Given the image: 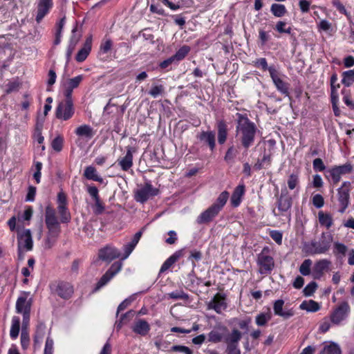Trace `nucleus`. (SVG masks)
Listing matches in <instances>:
<instances>
[{"label": "nucleus", "mask_w": 354, "mask_h": 354, "mask_svg": "<svg viewBox=\"0 0 354 354\" xmlns=\"http://www.w3.org/2000/svg\"><path fill=\"white\" fill-rule=\"evenodd\" d=\"M284 301L282 299H278L274 303L273 310L276 315L280 316L283 319H288L294 315V311L292 309L283 310Z\"/></svg>", "instance_id": "nucleus-24"}, {"label": "nucleus", "mask_w": 354, "mask_h": 354, "mask_svg": "<svg viewBox=\"0 0 354 354\" xmlns=\"http://www.w3.org/2000/svg\"><path fill=\"white\" fill-rule=\"evenodd\" d=\"M148 93L153 98L162 96L165 93V87L162 84L153 83L152 84L151 89L149 91Z\"/></svg>", "instance_id": "nucleus-34"}, {"label": "nucleus", "mask_w": 354, "mask_h": 354, "mask_svg": "<svg viewBox=\"0 0 354 354\" xmlns=\"http://www.w3.org/2000/svg\"><path fill=\"white\" fill-rule=\"evenodd\" d=\"M276 205L279 212V215L285 216L288 221H290V209L292 205V198L289 195L286 187L281 189L280 196L277 198Z\"/></svg>", "instance_id": "nucleus-5"}, {"label": "nucleus", "mask_w": 354, "mask_h": 354, "mask_svg": "<svg viewBox=\"0 0 354 354\" xmlns=\"http://www.w3.org/2000/svg\"><path fill=\"white\" fill-rule=\"evenodd\" d=\"M313 169L315 171H323L326 169V166L324 165L323 160L319 158H315L313 162Z\"/></svg>", "instance_id": "nucleus-63"}, {"label": "nucleus", "mask_w": 354, "mask_h": 354, "mask_svg": "<svg viewBox=\"0 0 354 354\" xmlns=\"http://www.w3.org/2000/svg\"><path fill=\"white\" fill-rule=\"evenodd\" d=\"M92 36L88 37L84 42V46L78 51L75 59L78 62H84L88 57L91 50Z\"/></svg>", "instance_id": "nucleus-25"}, {"label": "nucleus", "mask_w": 354, "mask_h": 354, "mask_svg": "<svg viewBox=\"0 0 354 354\" xmlns=\"http://www.w3.org/2000/svg\"><path fill=\"white\" fill-rule=\"evenodd\" d=\"M333 236L328 232H322L319 240H313L304 244V250L310 255L326 253L330 248Z\"/></svg>", "instance_id": "nucleus-2"}, {"label": "nucleus", "mask_w": 354, "mask_h": 354, "mask_svg": "<svg viewBox=\"0 0 354 354\" xmlns=\"http://www.w3.org/2000/svg\"><path fill=\"white\" fill-rule=\"evenodd\" d=\"M45 223L48 230L47 235L57 238L61 232L60 223L55 209L50 205L45 209Z\"/></svg>", "instance_id": "nucleus-3"}, {"label": "nucleus", "mask_w": 354, "mask_h": 354, "mask_svg": "<svg viewBox=\"0 0 354 354\" xmlns=\"http://www.w3.org/2000/svg\"><path fill=\"white\" fill-rule=\"evenodd\" d=\"M120 257V251L111 245H106L101 248L98 252L99 259L103 261L109 263L115 259L119 258Z\"/></svg>", "instance_id": "nucleus-16"}, {"label": "nucleus", "mask_w": 354, "mask_h": 354, "mask_svg": "<svg viewBox=\"0 0 354 354\" xmlns=\"http://www.w3.org/2000/svg\"><path fill=\"white\" fill-rule=\"evenodd\" d=\"M351 183L344 181L342 186L337 189V198L341 206L339 212L344 213L349 204Z\"/></svg>", "instance_id": "nucleus-10"}, {"label": "nucleus", "mask_w": 354, "mask_h": 354, "mask_svg": "<svg viewBox=\"0 0 354 354\" xmlns=\"http://www.w3.org/2000/svg\"><path fill=\"white\" fill-rule=\"evenodd\" d=\"M319 354H342V351L337 344L330 342L325 345Z\"/></svg>", "instance_id": "nucleus-35"}, {"label": "nucleus", "mask_w": 354, "mask_h": 354, "mask_svg": "<svg viewBox=\"0 0 354 354\" xmlns=\"http://www.w3.org/2000/svg\"><path fill=\"white\" fill-rule=\"evenodd\" d=\"M200 141L207 145L209 149L213 151L216 147L215 133L212 131H203L197 136Z\"/></svg>", "instance_id": "nucleus-22"}, {"label": "nucleus", "mask_w": 354, "mask_h": 354, "mask_svg": "<svg viewBox=\"0 0 354 354\" xmlns=\"http://www.w3.org/2000/svg\"><path fill=\"white\" fill-rule=\"evenodd\" d=\"M219 212H220L212 205L197 217L196 222L200 225L208 223L213 221Z\"/></svg>", "instance_id": "nucleus-18"}, {"label": "nucleus", "mask_w": 354, "mask_h": 354, "mask_svg": "<svg viewBox=\"0 0 354 354\" xmlns=\"http://www.w3.org/2000/svg\"><path fill=\"white\" fill-rule=\"evenodd\" d=\"M288 187L290 189L293 190L299 187V178L296 174H292L289 176L287 181Z\"/></svg>", "instance_id": "nucleus-46"}, {"label": "nucleus", "mask_w": 354, "mask_h": 354, "mask_svg": "<svg viewBox=\"0 0 354 354\" xmlns=\"http://www.w3.org/2000/svg\"><path fill=\"white\" fill-rule=\"evenodd\" d=\"M245 193V185L243 184L239 185L234 190L231 196V204L233 207H238L241 202V198Z\"/></svg>", "instance_id": "nucleus-28"}, {"label": "nucleus", "mask_w": 354, "mask_h": 354, "mask_svg": "<svg viewBox=\"0 0 354 354\" xmlns=\"http://www.w3.org/2000/svg\"><path fill=\"white\" fill-rule=\"evenodd\" d=\"M58 213L60 216V221L63 223H67L71 221V214L66 205H58Z\"/></svg>", "instance_id": "nucleus-38"}, {"label": "nucleus", "mask_w": 354, "mask_h": 354, "mask_svg": "<svg viewBox=\"0 0 354 354\" xmlns=\"http://www.w3.org/2000/svg\"><path fill=\"white\" fill-rule=\"evenodd\" d=\"M317 288V284L315 281L309 283L303 290L304 295L309 297L313 295Z\"/></svg>", "instance_id": "nucleus-54"}, {"label": "nucleus", "mask_w": 354, "mask_h": 354, "mask_svg": "<svg viewBox=\"0 0 354 354\" xmlns=\"http://www.w3.org/2000/svg\"><path fill=\"white\" fill-rule=\"evenodd\" d=\"M183 256V250H180L175 252L171 256H170L162 265L160 272H165L167 271L172 265H174L180 257Z\"/></svg>", "instance_id": "nucleus-27"}, {"label": "nucleus", "mask_w": 354, "mask_h": 354, "mask_svg": "<svg viewBox=\"0 0 354 354\" xmlns=\"http://www.w3.org/2000/svg\"><path fill=\"white\" fill-rule=\"evenodd\" d=\"M207 337H208V342L214 343V344L219 343L224 339L223 335L219 331H218L216 330H211L208 333Z\"/></svg>", "instance_id": "nucleus-43"}, {"label": "nucleus", "mask_w": 354, "mask_h": 354, "mask_svg": "<svg viewBox=\"0 0 354 354\" xmlns=\"http://www.w3.org/2000/svg\"><path fill=\"white\" fill-rule=\"evenodd\" d=\"M229 198V193L227 191H223L218 196L216 201L212 204L219 212L223 208Z\"/></svg>", "instance_id": "nucleus-33"}, {"label": "nucleus", "mask_w": 354, "mask_h": 354, "mask_svg": "<svg viewBox=\"0 0 354 354\" xmlns=\"http://www.w3.org/2000/svg\"><path fill=\"white\" fill-rule=\"evenodd\" d=\"M189 51L190 47L185 45L177 50L175 55H173V57L176 61H180L186 57Z\"/></svg>", "instance_id": "nucleus-48"}, {"label": "nucleus", "mask_w": 354, "mask_h": 354, "mask_svg": "<svg viewBox=\"0 0 354 354\" xmlns=\"http://www.w3.org/2000/svg\"><path fill=\"white\" fill-rule=\"evenodd\" d=\"M270 237L279 245L282 243L283 234L279 230H271L270 232Z\"/></svg>", "instance_id": "nucleus-62"}, {"label": "nucleus", "mask_w": 354, "mask_h": 354, "mask_svg": "<svg viewBox=\"0 0 354 354\" xmlns=\"http://www.w3.org/2000/svg\"><path fill=\"white\" fill-rule=\"evenodd\" d=\"M136 150L132 147H127L126 155L120 160H118V165L123 171H128L133 166V153Z\"/></svg>", "instance_id": "nucleus-23"}, {"label": "nucleus", "mask_w": 354, "mask_h": 354, "mask_svg": "<svg viewBox=\"0 0 354 354\" xmlns=\"http://www.w3.org/2000/svg\"><path fill=\"white\" fill-rule=\"evenodd\" d=\"M19 88V83L17 81L8 82L6 85V93H11L14 91H17Z\"/></svg>", "instance_id": "nucleus-61"}, {"label": "nucleus", "mask_w": 354, "mask_h": 354, "mask_svg": "<svg viewBox=\"0 0 354 354\" xmlns=\"http://www.w3.org/2000/svg\"><path fill=\"white\" fill-rule=\"evenodd\" d=\"M342 84L346 87L351 86L354 82V75L353 72L350 71H344L342 73Z\"/></svg>", "instance_id": "nucleus-41"}, {"label": "nucleus", "mask_w": 354, "mask_h": 354, "mask_svg": "<svg viewBox=\"0 0 354 354\" xmlns=\"http://www.w3.org/2000/svg\"><path fill=\"white\" fill-rule=\"evenodd\" d=\"M350 312V306L346 301L341 303L331 313L330 320L335 324H339L344 320Z\"/></svg>", "instance_id": "nucleus-13"}, {"label": "nucleus", "mask_w": 354, "mask_h": 354, "mask_svg": "<svg viewBox=\"0 0 354 354\" xmlns=\"http://www.w3.org/2000/svg\"><path fill=\"white\" fill-rule=\"evenodd\" d=\"M270 250L268 246L264 247L257 255V264L259 267V272L261 274L271 273L274 267V261L270 254Z\"/></svg>", "instance_id": "nucleus-4"}, {"label": "nucleus", "mask_w": 354, "mask_h": 354, "mask_svg": "<svg viewBox=\"0 0 354 354\" xmlns=\"http://www.w3.org/2000/svg\"><path fill=\"white\" fill-rule=\"evenodd\" d=\"M218 129V143L223 145L225 143L227 136V125L224 121H219L217 124Z\"/></svg>", "instance_id": "nucleus-31"}, {"label": "nucleus", "mask_w": 354, "mask_h": 354, "mask_svg": "<svg viewBox=\"0 0 354 354\" xmlns=\"http://www.w3.org/2000/svg\"><path fill=\"white\" fill-rule=\"evenodd\" d=\"M236 133L243 148L248 150L255 140L257 128L256 124L250 120L246 114L237 113Z\"/></svg>", "instance_id": "nucleus-1"}, {"label": "nucleus", "mask_w": 354, "mask_h": 354, "mask_svg": "<svg viewBox=\"0 0 354 354\" xmlns=\"http://www.w3.org/2000/svg\"><path fill=\"white\" fill-rule=\"evenodd\" d=\"M243 333L237 328H233L230 333L224 337L226 347L239 348V343L242 338Z\"/></svg>", "instance_id": "nucleus-19"}, {"label": "nucleus", "mask_w": 354, "mask_h": 354, "mask_svg": "<svg viewBox=\"0 0 354 354\" xmlns=\"http://www.w3.org/2000/svg\"><path fill=\"white\" fill-rule=\"evenodd\" d=\"M300 308L308 312H317L319 310L320 306L317 301L309 300L308 301H303L300 305Z\"/></svg>", "instance_id": "nucleus-37"}, {"label": "nucleus", "mask_w": 354, "mask_h": 354, "mask_svg": "<svg viewBox=\"0 0 354 354\" xmlns=\"http://www.w3.org/2000/svg\"><path fill=\"white\" fill-rule=\"evenodd\" d=\"M227 307L225 296L221 293H216L207 304V309H212L218 314H221Z\"/></svg>", "instance_id": "nucleus-15"}, {"label": "nucleus", "mask_w": 354, "mask_h": 354, "mask_svg": "<svg viewBox=\"0 0 354 354\" xmlns=\"http://www.w3.org/2000/svg\"><path fill=\"white\" fill-rule=\"evenodd\" d=\"M169 351L179 352L183 354H193L192 351L189 347L182 345L172 346Z\"/></svg>", "instance_id": "nucleus-56"}, {"label": "nucleus", "mask_w": 354, "mask_h": 354, "mask_svg": "<svg viewBox=\"0 0 354 354\" xmlns=\"http://www.w3.org/2000/svg\"><path fill=\"white\" fill-rule=\"evenodd\" d=\"M87 192L89 195L92 197L93 201H97L100 199L99 192L95 186H88L87 187Z\"/></svg>", "instance_id": "nucleus-64"}, {"label": "nucleus", "mask_w": 354, "mask_h": 354, "mask_svg": "<svg viewBox=\"0 0 354 354\" xmlns=\"http://www.w3.org/2000/svg\"><path fill=\"white\" fill-rule=\"evenodd\" d=\"M313 204L317 208L322 207L324 205V200L323 196L319 194H317L315 196H313Z\"/></svg>", "instance_id": "nucleus-60"}, {"label": "nucleus", "mask_w": 354, "mask_h": 354, "mask_svg": "<svg viewBox=\"0 0 354 354\" xmlns=\"http://www.w3.org/2000/svg\"><path fill=\"white\" fill-rule=\"evenodd\" d=\"M17 246L19 255L22 249L26 251L32 250L33 247V241L31 231L29 229H26L21 232H18Z\"/></svg>", "instance_id": "nucleus-11"}, {"label": "nucleus", "mask_w": 354, "mask_h": 354, "mask_svg": "<svg viewBox=\"0 0 354 354\" xmlns=\"http://www.w3.org/2000/svg\"><path fill=\"white\" fill-rule=\"evenodd\" d=\"M330 264L331 262L326 259H321L317 261L313 270V275L314 279H320L324 274V272L328 269Z\"/></svg>", "instance_id": "nucleus-21"}, {"label": "nucleus", "mask_w": 354, "mask_h": 354, "mask_svg": "<svg viewBox=\"0 0 354 354\" xmlns=\"http://www.w3.org/2000/svg\"><path fill=\"white\" fill-rule=\"evenodd\" d=\"M270 11L277 17H281L286 13V8L283 4L273 3L271 6Z\"/></svg>", "instance_id": "nucleus-40"}, {"label": "nucleus", "mask_w": 354, "mask_h": 354, "mask_svg": "<svg viewBox=\"0 0 354 354\" xmlns=\"http://www.w3.org/2000/svg\"><path fill=\"white\" fill-rule=\"evenodd\" d=\"M83 78L84 77L82 75H77L75 77L68 79L66 82L65 85L73 90L80 86V83L83 80Z\"/></svg>", "instance_id": "nucleus-45"}, {"label": "nucleus", "mask_w": 354, "mask_h": 354, "mask_svg": "<svg viewBox=\"0 0 354 354\" xmlns=\"http://www.w3.org/2000/svg\"><path fill=\"white\" fill-rule=\"evenodd\" d=\"M122 268V263L120 261L113 263L109 269L102 276L96 284L94 291L97 292L100 290L103 286L107 284L110 280L118 274Z\"/></svg>", "instance_id": "nucleus-9"}, {"label": "nucleus", "mask_w": 354, "mask_h": 354, "mask_svg": "<svg viewBox=\"0 0 354 354\" xmlns=\"http://www.w3.org/2000/svg\"><path fill=\"white\" fill-rule=\"evenodd\" d=\"M84 176L88 180H92L100 183L103 182V178L97 175L96 169L93 166H88L85 168Z\"/></svg>", "instance_id": "nucleus-30"}, {"label": "nucleus", "mask_w": 354, "mask_h": 354, "mask_svg": "<svg viewBox=\"0 0 354 354\" xmlns=\"http://www.w3.org/2000/svg\"><path fill=\"white\" fill-rule=\"evenodd\" d=\"M64 139L62 136H58L53 139L51 143L52 148L59 152L62 151L63 147Z\"/></svg>", "instance_id": "nucleus-55"}, {"label": "nucleus", "mask_w": 354, "mask_h": 354, "mask_svg": "<svg viewBox=\"0 0 354 354\" xmlns=\"http://www.w3.org/2000/svg\"><path fill=\"white\" fill-rule=\"evenodd\" d=\"M21 345L24 350H26L30 345V336L28 330L23 327L21 333Z\"/></svg>", "instance_id": "nucleus-47"}, {"label": "nucleus", "mask_w": 354, "mask_h": 354, "mask_svg": "<svg viewBox=\"0 0 354 354\" xmlns=\"http://www.w3.org/2000/svg\"><path fill=\"white\" fill-rule=\"evenodd\" d=\"M168 296L169 298L174 299L187 300L189 299L188 295L185 293L183 290H176L171 292L168 294Z\"/></svg>", "instance_id": "nucleus-52"}, {"label": "nucleus", "mask_w": 354, "mask_h": 354, "mask_svg": "<svg viewBox=\"0 0 354 354\" xmlns=\"http://www.w3.org/2000/svg\"><path fill=\"white\" fill-rule=\"evenodd\" d=\"M335 167L339 171L341 176L344 174H350L353 171V165L349 162H347L342 165L335 166Z\"/></svg>", "instance_id": "nucleus-53"}, {"label": "nucleus", "mask_w": 354, "mask_h": 354, "mask_svg": "<svg viewBox=\"0 0 354 354\" xmlns=\"http://www.w3.org/2000/svg\"><path fill=\"white\" fill-rule=\"evenodd\" d=\"M255 66L261 68L263 71H268L270 72V68H275L274 66H268L267 60L266 58L262 57L257 59L254 62Z\"/></svg>", "instance_id": "nucleus-51"}, {"label": "nucleus", "mask_w": 354, "mask_h": 354, "mask_svg": "<svg viewBox=\"0 0 354 354\" xmlns=\"http://www.w3.org/2000/svg\"><path fill=\"white\" fill-rule=\"evenodd\" d=\"M19 330H20V319L19 317L15 316L12 319V324H11V328H10V335L12 339H15L18 337Z\"/></svg>", "instance_id": "nucleus-36"}, {"label": "nucleus", "mask_w": 354, "mask_h": 354, "mask_svg": "<svg viewBox=\"0 0 354 354\" xmlns=\"http://www.w3.org/2000/svg\"><path fill=\"white\" fill-rule=\"evenodd\" d=\"M46 332V326L45 324L41 323L37 325L36 331L33 338V346L35 349H37L40 347V345L42 342L43 338L44 337Z\"/></svg>", "instance_id": "nucleus-29"}, {"label": "nucleus", "mask_w": 354, "mask_h": 354, "mask_svg": "<svg viewBox=\"0 0 354 354\" xmlns=\"http://www.w3.org/2000/svg\"><path fill=\"white\" fill-rule=\"evenodd\" d=\"M232 322L236 324L240 329L245 330L247 333L252 323V318L250 317H245L243 319L235 317L232 319Z\"/></svg>", "instance_id": "nucleus-32"}, {"label": "nucleus", "mask_w": 354, "mask_h": 354, "mask_svg": "<svg viewBox=\"0 0 354 354\" xmlns=\"http://www.w3.org/2000/svg\"><path fill=\"white\" fill-rule=\"evenodd\" d=\"M75 134L79 137L76 141L77 144L81 139L91 140L95 135L93 129L88 124H82L77 127L75 131Z\"/></svg>", "instance_id": "nucleus-20"}, {"label": "nucleus", "mask_w": 354, "mask_h": 354, "mask_svg": "<svg viewBox=\"0 0 354 354\" xmlns=\"http://www.w3.org/2000/svg\"><path fill=\"white\" fill-rule=\"evenodd\" d=\"M271 319V315L270 313H260L256 316L255 322L259 326H263L266 325L268 322Z\"/></svg>", "instance_id": "nucleus-44"}, {"label": "nucleus", "mask_w": 354, "mask_h": 354, "mask_svg": "<svg viewBox=\"0 0 354 354\" xmlns=\"http://www.w3.org/2000/svg\"><path fill=\"white\" fill-rule=\"evenodd\" d=\"M53 348L54 341L50 336H48L45 343L44 354H53Z\"/></svg>", "instance_id": "nucleus-57"}, {"label": "nucleus", "mask_w": 354, "mask_h": 354, "mask_svg": "<svg viewBox=\"0 0 354 354\" xmlns=\"http://www.w3.org/2000/svg\"><path fill=\"white\" fill-rule=\"evenodd\" d=\"M75 113L73 102L62 101L59 102L55 110V117L61 120L71 119Z\"/></svg>", "instance_id": "nucleus-8"}, {"label": "nucleus", "mask_w": 354, "mask_h": 354, "mask_svg": "<svg viewBox=\"0 0 354 354\" xmlns=\"http://www.w3.org/2000/svg\"><path fill=\"white\" fill-rule=\"evenodd\" d=\"M312 261L309 259H305L299 267V272L304 276H308L310 274V266Z\"/></svg>", "instance_id": "nucleus-50"}, {"label": "nucleus", "mask_w": 354, "mask_h": 354, "mask_svg": "<svg viewBox=\"0 0 354 354\" xmlns=\"http://www.w3.org/2000/svg\"><path fill=\"white\" fill-rule=\"evenodd\" d=\"M53 293L57 295L62 299H68L73 294V287L68 282L59 281L50 285Z\"/></svg>", "instance_id": "nucleus-7"}, {"label": "nucleus", "mask_w": 354, "mask_h": 354, "mask_svg": "<svg viewBox=\"0 0 354 354\" xmlns=\"http://www.w3.org/2000/svg\"><path fill=\"white\" fill-rule=\"evenodd\" d=\"M318 218L319 223L322 225L326 227L328 229L333 225V218L329 214H325L323 212H319L318 213Z\"/></svg>", "instance_id": "nucleus-39"}, {"label": "nucleus", "mask_w": 354, "mask_h": 354, "mask_svg": "<svg viewBox=\"0 0 354 354\" xmlns=\"http://www.w3.org/2000/svg\"><path fill=\"white\" fill-rule=\"evenodd\" d=\"M53 6V0H38L37 15L35 17V20L38 24H39L44 17L49 12Z\"/></svg>", "instance_id": "nucleus-17"}, {"label": "nucleus", "mask_w": 354, "mask_h": 354, "mask_svg": "<svg viewBox=\"0 0 354 354\" xmlns=\"http://www.w3.org/2000/svg\"><path fill=\"white\" fill-rule=\"evenodd\" d=\"M326 177L328 178H330L334 185L337 184L341 180V175L335 167H333L332 168L328 169L326 171Z\"/></svg>", "instance_id": "nucleus-42"}, {"label": "nucleus", "mask_w": 354, "mask_h": 354, "mask_svg": "<svg viewBox=\"0 0 354 354\" xmlns=\"http://www.w3.org/2000/svg\"><path fill=\"white\" fill-rule=\"evenodd\" d=\"M151 328L149 323L145 319H138L132 327V330L141 336H145L149 332Z\"/></svg>", "instance_id": "nucleus-26"}, {"label": "nucleus", "mask_w": 354, "mask_h": 354, "mask_svg": "<svg viewBox=\"0 0 354 354\" xmlns=\"http://www.w3.org/2000/svg\"><path fill=\"white\" fill-rule=\"evenodd\" d=\"M28 295L29 292H24L21 296L18 297L16 302V311L17 313H22L25 320L30 317L32 304V299H28Z\"/></svg>", "instance_id": "nucleus-12"}, {"label": "nucleus", "mask_w": 354, "mask_h": 354, "mask_svg": "<svg viewBox=\"0 0 354 354\" xmlns=\"http://www.w3.org/2000/svg\"><path fill=\"white\" fill-rule=\"evenodd\" d=\"M333 247V253L335 255L341 254L342 256H345L348 251L347 246L339 242L334 243Z\"/></svg>", "instance_id": "nucleus-49"}, {"label": "nucleus", "mask_w": 354, "mask_h": 354, "mask_svg": "<svg viewBox=\"0 0 354 354\" xmlns=\"http://www.w3.org/2000/svg\"><path fill=\"white\" fill-rule=\"evenodd\" d=\"M159 194V189L154 187L151 183L148 181L143 185H140L134 192V199L142 204L146 203L149 199L157 196Z\"/></svg>", "instance_id": "nucleus-6"}, {"label": "nucleus", "mask_w": 354, "mask_h": 354, "mask_svg": "<svg viewBox=\"0 0 354 354\" xmlns=\"http://www.w3.org/2000/svg\"><path fill=\"white\" fill-rule=\"evenodd\" d=\"M270 75L272 78V80L276 86L277 89L285 96L289 97V86L290 84L286 82H284L282 79H281L279 76L278 72L276 68H270Z\"/></svg>", "instance_id": "nucleus-14"}, {"label": "nucleus", "mask_w": 354, "mask_h": 354, "mask_svg": "<svg viewBox=\"0 0 354 354\" xmlns=\"http://www.w3.org/2000/svg\"><path fill=\"white\" fill-rule=\"evenodd\" d=\"M95 204L93 206V212L96 215L102 214L104 211V205L103 203L101 201L100 198L97 199V201H94Z\"/></svg>", "instance_id": "nucleus-59"}, {"label": "nucleus", "mask_w": 354, "mask_h": 354, "mask_svg": "<svg viewBox=\"0 0 354 354\" xmlns=\"http://www.w3.org/2000/svg\"><path fill=\"white\" fill-rule=\"evenodd\" d=\"M333 5L339 10V12L346 16L348 19L351 18V15L348 12L344 6L339 0H333Z\"/></svg>", "instance_id": "nucleus-58"}]
</instances>
